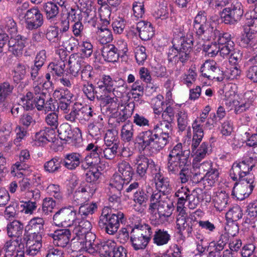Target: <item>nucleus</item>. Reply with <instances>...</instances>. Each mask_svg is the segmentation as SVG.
<instances>
[{
  "label": "nucleus",
  "instance_id": "obj_63",
  "mask_svg": "<svg viewBox=\"0 0 257 257\" xmlns=\"http://www.w3.org/2000/svg\"><path fill=\"white\" fill-rule=\"evenodd\" d=\"M162 194H164V193L161 192L160 190H156L153 192L150 198L151 203L149 208L150 211L154 210L157 204L163 202L161 201Z\"/></svg>",
  "mask_w": 257,
  "mask_h": 257
},
{
  "label": "nucleus",
  "instance_id": "obj_33",
  "mask_svg": "<svg viewBox=\"0 0 257 257\" xmlns=\"http://www.w3.org/2000/svg\"><path fill=\"white\" fill-rule=\"evenodd\" d=\"M80 155L77 153L67 154L64 159H62V164L67 169L74 170L80 164Z\"/></svg>",
  "mask_w": 257,
  "mask_h": 257
},
{
  "label": "nucleus",
  "instance_id": "obj_26",
  "mask_svg": "<svg viewBox=\"0 0 257 257\" xmlns=\"http://www.w3.org/2000/svg\"><path fill=\"white\" fill-rule=\"evenodd\" d=\"M142 234L136 232L132 229L130 232V241L133 248L135 250L144 249L149 243V241L146 240Z\"/></svg>",
  "mask_w": 257,
  "mask_h": 257
},
{
  "label": "nucleus",
  "instance_id": "obj_16",
  "mask_svg": "<svg viewBox=\"0 0 257 257\" xmlns=\"http://www.w3.org/2000/svg\"><path fill=\"white\" fill-rule=\"evenodd\" d=\"M8 39V45L9 47V51L17 56L22 55L27 38L24 36L18 34L11 36Z\"/></svg>",
  "mask_w": 257,
  "mask_h": 257
},
{
  "label": "nucleus",
  "instance_id": "obj_48",
  "mask_svg": "<svg viewBox=\"0 0 257 257\" xmlns=\"http://www.w3.org/2000/svg\"><path fill=\"white\" fill-rule=\"evenodd\" d=\"M62 36L59 33L58 28L56 27H50L46 34V37L50 42L57 43L61 42Z\"/></svg>",
  "mask_w": 257,
  "mask_h": 257
},
{
  "label": "nucleus",
  "instance_id": "obj_2",
  "mask_svg": "<svg viewBox=\"0 0 257 257\" xmlns=\"http://www.w3.org/2000/svg\"><path fill=\"white\" fill-rule=\"evenodd\" d=\"M253 175H248L245 179H241L235 183L231 195L239 200H243L248 197L252 193L254 187Z\"/></svg>",
  "mask_w": 257,
  "mask_h": 257
},
{
  "label": "nucleus",
  "instance_id": "obj_49",
  "mask_svg": "<svg viewBox=\"0 0 257 257\" xmlns=\"http://www.w3.org/2000/svg\"><path fill=\"white\" fill-rule=\"evenodd\" d=\"M20 241L17 242V240L12 239L7 241L3 249L5 252V257H12L16 252V247L18 246L20 248Z\"/></svg>",
  "mask_w": 257,
  "mask_h": 257
},
{
  "label": "nucleus",
  "instance_id": "obj_60",
  "mask_svg": "<svg viewBox=\"0 0 257 257\" xmlns=\"http://www.w3.org/2000/svg\"><path fill=\"white\" fill-rule=\"evenodd\" d=\"M124 184H126V180H124L120 175L114 174L110 183V188L121 191Z\"/></svg>",
  "mask_w": 257,
  "mask_h": 257
},
{
  "label": "nucleus",
  "instance_id": "obj_1",
  "mask_svg": "<svg viewBox=\"0 0 257 257\" xmlns=\"http://www.w3.org/2000/svg\"><path fill=\"white\" fill-rule=\"evenodd\" d=\"M134 143L140 151H144L149 147L158 150L165 147L163 139L159 137L153 127L140 132L136 136Z\"/></svg>",
  "mask_w": 257,
  "mask_h": 257
},
{
  "label": "nucleus",
  "instance_id": "obj_61",
  "mask_svg": "<svg viewBox=\"0 0 257 257\" xmlns=\"http://www.w3.org/2000/svg\"><path fill=\"white\" fill-rule=\"evenodd\" d=\"M82 91L88 99L92 101L95 99L97 91L95 90L94 86L89 82H85L83 84Z\"/></svg>",
  "mask_w": 257,
  "mask_h": 257
},
{
  "label": "nucleus",
  "instance_id": "obj_44",
  "mask_svg": "<svg viewBox=\"0 0 257 257\" xmlns=\"http://www.w3.org/2000/svg\"><path fill=\"white\" fill-rule=\"evenodd\" d=\"M83 106L81 103L75 102L72 106L70 112L65 115V118L68 121L75 122L76 119H79Z\"/></svg>",
  "mask_w": 257,
  "mask_h": 257
},
{
  "label": "nucleus",
  "instance_id": "obj_4",
  "mask_svg": "<svg viewBox=\"0 0 257 257\" xmlns=\"http://www.w3.org/2000/svg\"><path fill=\"white\" fill-rule=\"evenodd\" d=\"M76 215V212L73 207H63L54 215L53 222L57 226L70 228L73 225Z\"/></svg>",
  "mask_w": 257,
  "mask_h": 257
},
{
  "label": "nucleus",
  "instance_id": "obj_57",
  "mask_svg": "<svg viewBox=\"0 0 257 257\" xmlns=\"http://www.w3.org/2000/svg\"><path fill=\"white\" fill-rule=\"evenodd\" d=\"M238 98L236 93L232 92L231 94H227L226 92V109L231 110L234 107L237 106L239 103Z\"/></svg>",
  "mask_w": 257,
  "mask_h": 257
},
{
  "label": "nucleus",
  "instance_id": "obj_36",
  "mask_svg": "<svg viewBox=\"0 0 257 257\" xmlns=\"http://www.w3.org/2000/svg\"><path fill=\"white\" fill-rule=\"evenodd\" d=\"M132 229L136 232H138L141 234H142V236H144V238L149 242L151 239L154 230V229L152 228L150 225L146 223L135 224L134 227Z\"/></svg>",
  "mask_w": 257,
  "mask_h": 257
},
{
  "label": "nucleus",
  "instance_id": "obj_54",
  "mask_svg": "<svg viewBox=\"0 0 257 257\" xmlns=\"http://www.w3.org/2000/svg\"><path fill=\"white\" fill-rule=\"evenodd\" d=\"M241 210L238 206H233L226 212L227 221L235 222L241 217Z\"/></svg>",
  "mask_w": 257,
  "mask_h": 257
},
{
  "label": "nucleus",
  "instance_id": "obj_58",
  "mask_svg": "<svg viewBox=\"0 0 257 257\" xmlns=\"http://www.w3.org/2000/svg\"><path fill=\"white\" fill-rule=\"evenodd\" d=\"M89 198L82 191L78 188L74 193L73 202L76 205H81L89 200Z\"/></svg>",
  "mask_w": 257,
  "mask_h": 257
},
{
  "label": "nucleus",
  "instance_id": "obj_18",
  "mask_svg": "<svg viewBox=\"0 0 257 257\" xmlns=\"http://www.w3.org/2000/svg\"><path fill=\"white\" fill-rule=\"evenodd\" d=\"M167 170L169 174H176L180 168L189 166L190 164L189 157H185L183 155L180 158H167Z\"/></svg>",
  "mask_w": 257,
  "mask_h": 257
},
{
  "label": "nucleus",
  "instance_id": "obj_41",
  "mask_svg": "<svg viewBox=\"0 0 257 257\" xmlns=\"http://www.w3.org/2000/svg\"><path fill=\"white\" fill-rule=\"evenodd\" d=\"M211 152L210 145L209 143H202L199 148L196 149L193 153L195 154L194 160L196 162H199L202 159L204 158L207 154H209Z\"/></svg>",
  "mask_w": 257,
  "mask_h": 257
},
{
  "label": "nucleus",
  "instance_id": "obj_45",
  "mask_svg": "<svg viewBox=\"0 0 257 257\" xmlns=\"http://www.w3.org/2000/svg\"><path fill=\"white\" fill-rule=\"evenodd\" d=\"M66 65L63 61H58L57 63H51L48 66V71L50 72L53 77H60L63 74Z\"/></svg>",
  "mask_w": 257,
  "mask_h": 257
},
{
  "label": "nucleus",
  "instance_id": "obj_34",
  "mask_svg": "<svg viewBox=\"0 0 257 257\" xmlns=\"http://www.w3.org/2000/svg\"><path fill=\"white\" fill-rule=\"evenodd\" d=\"M171 236L168 231L164 229H156L154 230L153 242L158 246H162L168 243Z\"/></svg>",
  "mask_w": 257,
  "mask_h": 257
},
{
  "label": "nucleus",
  "instance_id": "obj_38",
  "mask_svg": "<svg viewBox=\"0 0 257 257\" xmlns=\"http://www.w3.org/2000/svg\"><path fill=\"white\" fill-rule=\"evenodd\" d=\"M28 66L23 63H19L14 68L13 72V79L15 83L18 84L23 80L27 74V69Z\"/></svg>",
  "mask_w": 257,
  "mask_h": 257
},
{
  "label": "nucleus",
  "instance_id": "obj_30",
  "mask_svg": "<svg viewBox=\"0 0 257 257\" xmlns=\"http://www.w3.org/2000/svg\"><path fill=\"white\" fill-rule=\"evenodd\" d=\"M116 246V243L115 241L109 239L98 243L96 248L99 249L101 256L110 257Z\"/></svg>",
  "mask_w": 257,
  "mask_h": 257
},
{
  "label": "nucleus",
  "instance_id": "obj_3",
  "mask_svg": "<svg viewBox=\"0 0 257 257\" xmlns=\"http://www.w3.org/2000/svg\"><path fill=\"white\" fill-rule=\"evenodd\" d=\"M124 214L121 212L110 214L108 217H99L98 225L101 229L110 235L115 233L119 227L120 223L125 221Z\"/></svg>",
  "mask_w": 257,
  "mask_h": 257
},
{
  "label": "nucleus",
  "instance_id": "obj_62",
  "mask_svg": "<svg viewBox=\"0 0 257 257\" xmlns=\"http://www.w3.org/2000/svg\"><path fill=\"white\" fill-rule=\"evenodd\" d=\"M146 48L143 46H138L135 49V58L139 65H143L147 59Z\"/></svg>",
  "mask_w": 257,
  "mask_h": 257
},
{
  "label": "nucleus",
  "instance_id": "obj_20",
  "mask_svg": "<svg viewBox=\"0 0 257 257\" xmlns=\"http://www.w3.org/2000/svg\"><path fill=\"white\" fill-rule=\"evenodd\" d=\"M71 228H72L73 238L71 241H73L76 240V237H83L85 233L90 232L92 225L90 221L82 219L78 225H72Z\"/></svg>",
  "mask_w": 257,
  "mask_h": 257
},
{
  "label": "nucleus",
  "instance_id": "obj_24",
  "mask_svg": "<svg viewBox=\"0 0 257 257\" xmlns=\"http://www.w3.org/2000/svg\"><path fill=\"white\" fill-rule=\"evenodd\" d=\"M172 123L173 122L162 119V120L160 121L158 123L153 127L156 132L158 130L162 131L161 135H159V137L163 139L165 147L169 142V135L172 130Z\"/></svg>",
  "mask_w": 257,
  "mask_h": 257
},
{
  "label": "nucleus",
  "instance_id": "obj_17",
  "mask_svg": "<svg viewBox=\"0 0 257 257\" xmlns=\"http://www.w3.org/2000/svg\"><path fill=\"white\" fill-rule=\"evenodd\" d=\"M89 153L85 158V162L88 166H95L100 162V155L102 149L93 143L89 144L86 149Z\"/></svg>",
  "mask_w": 257,
  "mask_h": 257
},
{
  "label": "nucleus",
  "instance_id": "obj_56",
  "mask_svg": "<svg viewBox=\"0 0 257 257\" xmlns=\"http://www.w3.org/2000/svg\"><path fill=\"white\" fill-rule=\"evenodd\" d=\"M79 4L82 12L86 15L87 17L95 15V11H92V1L90 0H79Z\"/></svg>",
  "mask_w": 257,
  "mask_h": 257
},
{
  "label": "nucleus",
  "instance_id": "obj_7",
  "mask_svg": "<svg viewBox=\"0 0 257 257\" xmlns=\"http://www.w3.org/2000/svg\"><path fill=\"white\" fill-rule=\"evenodd\" d=\"M127 48L126 43L123 44V48H116L112 44H105L101 49V54L105 61L108 62H116L119 57L126 55Z\"/></svg>",
  "mask_w": 257,
  "mask_h": 257
},
{
  "label": "nucleus",
  "instance_id": "obj_55",
  "mask_svg": "<svg viewBox=\"0 0 257 257\" xmlns=\"http://www.w3.org/2000/svg\"><path fill=\"white\" fill-rule=\"evenodd\" d=\"M78 188L90 198L94 194L97 187L95 183L83 182Z\"/></svg>",
  "mask_w": 257,
  "mask_h": 257
},
{
  "label": "nucleus",
  "instance_id": "obj_6",
  "mask_svg": "<svg viewBox=\"0 0 257 257\" xmlns=\"http://www.w3.org/2000/svg\"><path fill=\"white\" fill-rule=\"evenodd\" d=\"M26 27L30 30H35L40 27L43 24V16L37 7L29 9L23 16Z\"/></svg>",
  "mask_w": 257,
  "mask_h": 257
},
{
  "label": "nucleus",
  "instance_id": "obj_19",
  "mask_svg": "<svg viewBox=\"0 0 257 257\" xmlns=\"http://www.w3.org/2000/svg\"><path fill=\"white\" fill-rule=\"evenodd\" d=\"M230 37V35H229V37L226 36V51H228L226 53V58L228 59L227 64L229 66H237L239 53L234 51V43L231 40Z\"/></svg>",
  "mask_w": 257,
  "mask_h": 257
},
{
  "label": "nucleus",
  "instance_id": "obj_27",
  "mask_svg": "<svg viewBox=\"0 0 257 257\" xmlns=\"http://www.w3.org/2000/svg\"><path fill=\"white\" fill-rule=\"evenodd\" d=\"M24 226L20 221L14 220L9 223L7 226V233L9 237H15L17 242L20 241L22 238V234L23 232Z\"/></svg>",
  "mask_w": 257,
  "mask_h": 257
},
{
  "label": "nucleus",
  "instance_id": "obj_51",
  "mask_svg": "<svg viewBox=\"0 0 257 257\" xmlns=\"http://www.w3.org/2000/svg\"><path fill=\"white\" fill-rule=\"evenodd\" d=\"M30 158V153L28 150H24L21 151L19 155V161L14 165L15 167L19 170H25L27 168L25 162Z\"/></svg>",
  "mask_w": 257,
  "mask_h": 257
},
{
  "label": "nucleus",
  "instance_id": "obj_21",
  "mask_svg": "<svg viewBox=\"0 0 257 257\" xmlns=\"http://www.w3.org/2000/svg\"><path fill=\"white\" fill-rule=\"evenodd\" d=\"M140 38L144 41L150 40L154 35V30L152 24L148 22L140 21L136 26Z\"/></svg>",
  "mask_w": 257,
  "mask_h": 257
},
{
  "label": "nucleus",
  "instance_id": "obj_5",
  "mask_svg": "<svg viewBox=\"0 0 257 257\" xmlns=\"http://www.w3.org/2000/svg\"><path fill=\"white\" fill-rule=\"evenodd\" d=\"M174 47L178 51L179 60L182 63H185L189 58L190 52L192 50L193 40L192 38L181 37L179 39H174Z\"/></svg>",
  "mask_w": 257,
  "mask_h": 257
},
{
  "label": "nucleus",
  "instance_id": "obj_9",
  "mask_svg": "<svg viewBox=\"0 0 257 257\" xmlns=\"http://www.w3.org/2000/svg\"><path fill=\"white\" fill-rule=\"evenodd\" d=\"M53 239V243L56 245L64 247L70 243L73 238L72 228L61 229L55 230L53 233L48 234Z\"/></svg>",
  "mask_w": 257,
  "mask_h": 257
},
{
  "label": "nucleus",
  "instance_id": "obj_53",
  "mask_svg": "<svg viewBox=\"0 0 257 257\" xmlns=\"http://www.w3.org/2000/svg\"><path fill=\"white\" fill-rule=\"evenodd\" d=\"M104 141L106 147H111L115 144H118L117 132L113 130H107L104 138Z\"/></svg>",
  "mask_w": 257,
  "mask_h": 257
},
{
  "label": "nucleus",
  "instance_id": "obj_13",
  "mask_svg": "<svg viewBox=\"0 0 257 257\" xmlns=\"http://www.w3.org/2000/svg\"><path fill=\"white\" fill-rule=\"evenodd\" d=\"M224 35L223 33L221 35L217 36L218 44L216 43L203 44V50L205 52V55L212 57L217 55L219 52V55L223 58L224 57L225 53L223 52L224 47L223 45L225 43Z\"/></svg>",
  "mask_w": 257,
  "mask_h": 257
},
{
  "label": "nucleus",
  "instance_id": "obj_64",
  "mask_svg": "<svg viewBox=\"0 0 257 257\" xmlns=\"http://www.w3.org/2000/svg\"><path fill=\"white\" fill-rule=\"evenodd\" d=\"M97 206L95 203L91 204H83L79 207V212L81 215L87 216L92 214L97 209Z\"/></svg>",
  "mask_w": 257,
  "mask_h": 257
},
{
  "label": "nucleus",
  "instance_id": "obj_15",
  "mask_svg": "<svg viewBox=\"0 0 257 257\" xmlns=\"http://www.w3.org/2000/svg\"><path fill=\"white\" fill-rule=\"evenodd\" d=\"M196 36L199 39L204 41H209L211 38L217 37V36L221 35L219 31L215 29L211 26L210 23L204 25H199L198 27L194 28Z\"/></svg>",
  "mask_w": 257,
  "mask_h": 257
},
{
  "label": "nucleus",
  "instance_id": "obj_11",
  "mask_svg": "<svg viewBox=\"0 0 257 257\" xmlns=\"http://www.w3.org/2000/svg\"><path fill=\"white\" fill-rule=\"evenodd\" d=\"M243 14L240 3L226 2V24H234Z\"/></svg>",
  "mask_w": 257,
  "mask_h": 257
},
{
  "label": "nucleus",
  "instance_id": "obj_29",
  "mask_svg": "<svg viewBox=\"0 0 257 257\" xmlns=\"http://www.w3.org/2000/svg\"><path fill=\"white\" fill-rule=\"evenodd\" d=\"M68 65L70 73L74 76H76L84 65L82 59L77 54H72L69 56Z\"/></svg>",
  "mask_w": 257,
  "mask_h": 257
},
{
  "label": "nucleus",
  "instance_id": "obj_52",
  "mask_svg": "<svg viewBox=\"0 0 257 257\" xmlns=\"http://www.w3.org/2000/svg\"><path fill=\"white\" fill-rule=\"evenodd\" d=\"M13 89L14 86L8 82L0 84V103L4 102L12 93Z\"/></svg>",
  "mask_w": 257,
  "mask_h": 257
},
{
  "label": "nucleus",
  "instance_id": "obj_47",
  "mask_svg": "<svg viewBox=\"0 0 257 257\" xmlns=\"http://www.w3.org/2000/svg\"><path fill=\"white\" fill-rule=\"evenodd\" d=\"M183 156L185 157H189L190 151L189 150H183L181 143H178L170 151L168 158H180Z\"/></svg>",
  "mask_w": 257,
  "mask_h": 257
},
{
  "label": "nucleus",
  "instance_id": "obj_40",
  "mask_svg": "<svg viewBox=\"0 0 257 257\" xmlns=\"http://www.w3.org/2000/svg\"><path fill=\"white\" fill-rule=\"evenodd\" d=\"M134 129L133 123L128 122L124 124L121 130V138L125 143H130L134 139Z\"/></svg>",
  "mask_w": 257,
  "mask_h": 257
},
{
  "label": "nucleus",
  "instance_id": "obj_35",
  "mask_svg": "<svg viewBox=\"0 0 257 257\" xmlns=\"http://www.w3.org/2000/svg\"><path fill=\"white\" fill-rule=\"evenodd\" d=\"M43 11L48 20H53L57 18L59 13V8L57 5L52 2L46 3L43 5Z\"/></svg>",
  "mask_w": 257,
  "mask_h": 257
},
{
  "label": "nucleus",
  "instance_id": "obj_42",
  "mask_svg": "<svg viewBox=\"0 0 257 257\" xmlns=\"http://www.w3.org/2000/svg\"><path fill=\"white\" fill-rule=\"evenodd\" d=\"M134 108V105L132 103H130L124 106L123 108L119 111L118 115L116 117V122L120 123L126 120L132 115Z\"/></svg>",
  "mask_w": 257,
  "mask_h": 257
},
{
  "label": "nucleus",
  "instance_id": "obj_32",
  "mask_svg": "<svg viewBox=\"0 0 257 257\" xmlns=\"http://www.w3.org/2000/svg\"><path fill=\"white\" fill-rule=\"evenodd\" d=\"M118 170L121 174V176L126 180V185H127L132 180L134 174L133 168L128 162L123 161L118 164Z\"/></svg>",
  "mask_w": 257,
  "mask_h": 257
},
{
  "label": "nucleus",
  "instance_id": "obj_10",
  "mask_svg": "<svg viewBox=\"0 0 257 257\" xmlns=\"http://www.w3.org/2000/svg\"><path fill=\"white\" fill-rule=\"evenodd\" d=\"M254 165L250 167L243 161L239 163H234L229 172V175L231 178L234 181H240L241 179H245L248 175H253L250 173Z\"/></svg>",
  "mask_w": 257,
  "mask_h": 257
},
{
  "label": "nucleus",
  "instance_id": "obj_22",
  "mask_svg": "<svg viewBox=\"0 0 257 257\" xmlns=\"http://www.w3.org/2000/svg\"><path fill=\"white\" fill-rule=\"evenodd\" d=\"M45 221L42 217H34L29 222V224L26 227L27 232L34 235L42 236L44 228Z\"/></svg>",
  "mask_w": 257,
  "mask_h": 257
},
{
  "label": "nucleus",
  "instance_id": "obj_46",
  "mask_svg": "<svg viewBox=\"0 0 257 257\" xmlns=\"http://www.w3.org/2000/svg\"><path fill=\"white\" fill-rule=\"evenodd\" d=\"M189 193V190L186 187H181L176 192L175 196L178 198L177 207V211L184 210L183 206L186 201L187 197Z\"/></svg>",
  "mask_w": 257,
  "mask_h": 257
},
{
  "label": "nucleus",
  "instance_id": "obj_25",
  "mask_svg": "<svg viewBox=\"0 0 257 257\" xmlns=\"http://www.w3.org/2000/svg\"><path fill=\"white\" fill-rule=\"evenodd\" d=\"M199 122L197 121H194L192 124L193 135L191 149L193 152L198 148L204 136L203 124H200Z\"/></svg>",
  "mask_w": 257,
  "mask_h": 257
},
{
  "label": "nucleus",
  "instance_id": "obj_23",
  "mask_svg": "<svg viewBox=\"0 0 257 257\" xmlns=\"http://www.w3.org/2000/svg\"><path fill=\"white\" fill-rule=\"evenodd\" d=\"M135 163L137 165L136 172L137 175L143 178L146 176L147 171L149 165H152L154 162L152 160H149L144 155H139L136 158Z\"/></svg>",
  "mask_w": 257,
  "mask_h": 257
},
{
  "label": "nucleus",
  "instance_id": "obj_39",
  "mask_svg": "<svg viewBox=\"0 0 257 257\" xmlns=\"http://www.w3.org/2000/svg\"><path fill=\"white\" fill-rule=\"evenodd\" d=\"M58 136L63 141H68L75 139L70 125L64 123L60 125L58 129Z\"/></svg>",
  "mask_w": 257,
  "mask_h": 257
},
{
  "label": "nucleus",
  "instance_id": "obj_8",
  "mask_svg": "<svg viewBox=\"0 0 257 257\" xmlns=\"http://www.w3.org/2000/svg\"><path fill=\"white\" fill-rule=\"evenodd\" d=\"M179 212L177 216L176 225L178 233L180 235L186 234L188 236L192 233L193 223L192 218L188 216L184 210Z\"/></svg>",
  "mask_w": 257,
  "mask_h": 257
},
{
  "label": "nucleus",
  "instance_id": "obj_28",
  "mask_svg": "<svg viewBox=\"0 0 257 257\" xmlns=\"http://www.w3.org/2000/svg\"><path fill=\"white\" fill-rule=\"evenodd\" d=\"M42 241V236L40 235H34L29 232H25L22 238L20 240V249H24L31 247L35 243Z\"/></svg>",
  "mask_w": 257,
  "mask_h": 257
},
{
  "label": "nucleus",
  "instance_id": "obj_31",
  "mask_svg": "<svg viewBox=\"0 0 257 257\" xmlns=\"http://www.w3.org/2000/svg\"><path fill=\"white\" fill-rule=\"evenodd\" d=\"M244 27V32L246 33V36L241 40V42L244 43L243 46L245 47L250 41L249 33H257V17H253L248 20Z\"/></svg>",
  "mask_w": 257,
  "mask_h": 257
},
{
  "label": "nucleus",
  "instance_id": "obj_43",
  "mask_svg": "<svg viewBox=\"0 0 257 257\" xmlns=\"http://www.w3.org/2000/svg\"><path fill=\"white\" fill-rule=\"evenodd\" d=\"M114 87V81L109 75H103L102 80L98 83V88L102 89L103 91L107 92L113 91V94L116 91L115 87Z\"/></svg>",
  "mask_w": 257,
  "mask_h": 257
},
{
  "label": "nucleus",
  "instance_id": "obj_50",
  "mask_svg": "<svg viewBox=\"0 0 257 257\" xmlns=\"http://www.w3.org/2000/svg\"><path fill=\"white\" fill-rule=\"evenodd\" d=\"M155 177L156 186L161 192L168 193L171 191L169 181L167 178L162 177L159 174L156 175Z\"/></svg>",
  "mask_w": 257,
  "mask_h": 257
},
{
  "label": "nucleus",
  "instance_id": "obj_14",
  "mask_svg": "<svg viewBox=\"0 0 257 257\" xmlns=\"http://www.w3.org/2000/svg\"><path fill=\"white\" fill-rule=\"evenodd\" d=\"M96 235L92 232L85 233L83 237H76L77 243L80 245V249H84L89 252H94L98 243L96 241Z\"/></svg>",
  "mask_w": 257,
  "mask_h": 257
},
{
  "label": "nucleus",
  "instance_id": "obj_12",
  "mask_svg": "<svg viewBox=\"0 0 257 257\" xmlns=\"http://www.w3.org/2000/svg\"><path fill=\"white\" fill-rule=\"evenodd\" d=\"M213 163L210 161H205L196 166L199 173L205 175V177L208 179L209 185H214L219 177L218 170L213 168Z\"/></svg>",
  "mask_w": 257,
  "mask_h": 257
},
{
  "label": "nucleus",
  "instance_id": "obj_59",
  "mask_svg": "<svg viewBox=\"0 0 257 257\" xmlns=\"http://www.w3.org/2000/svg\"><path fill=\"white\" fill-rule=\"evenodd\" d=\"M96 115L91 107L83 106L78 120L80 122L88 121L91 118Z\"/></svg>",
  "mask_w": 257,
  "mask_h": 257
},
{
  "label": "nucleus",
  "instance_id": "obj_37",
  "mask_svg": "<svg viewBox=\"0 0 257 257\" xmlns=\"http://www.w3.org/2000/svg\"><path fill=\"white\" fill-rule=\"evenodd\" d=\"M62 162V158L58 157H54L44 164V170L49 173L57 172L61 168Z\"/></svg>",
  "mask_w": 257,
  "mask_h": 257
}]
</instances>
